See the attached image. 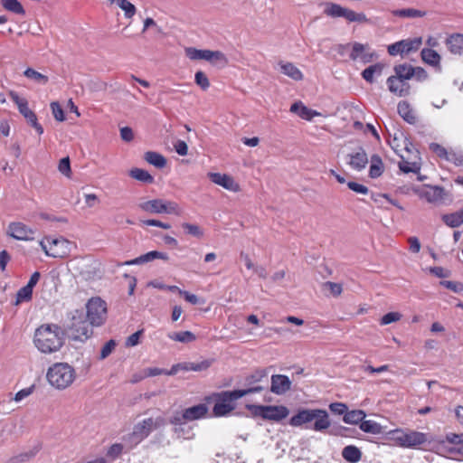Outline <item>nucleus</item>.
I'll return each instance as SVG.
<instances>
[{"label": "nucleus", "instance_id": "nucleus-1", "mask_svg": "<svg viewBox=\"0 0 463 463\" xmlns=\"http://www.w3.org/2000/svg\"><path fill=\"white\" fill-rule=\"evenodd\" d=\"M264 387H253L245 390L224 391L214 392L211 396L205 398L207 402H214L213 414L215 417H225L235 410V402L250 393L260 392Z\"/></svg>", "mask_w": 463, "mask_h": 463}, {"label": "nucleus", "instance_id": "nucleus-2", "mask_svg": "<svg viewBox=\"0 0 463 463\" xmlns=\"http://www.w3.org/2000/svg\"><path fill=\"white\" fill-rule=\"evenodd\" d=\"M33 343L43 354L55 353L64 344V333L58 325L44 324L35 330Z\"/></svg>", "mask_w": 463, "mask_h": 463}, {"label": "nucleus", "instance_id": "nucleus-3", "mask_svg": "<svg viewBox=\"0 0 463 463\" xmlns=\"http://www.w3.org/2000/svg\"><path fill=\"white\" fill-rule=\"evenodd\" d=\"M166 425V419L164 416L148 417L134 425L133 430L130 433L123 438L128 446L129 449H132L144 439H146L153 431L160 430Z\"/></svg>", "mask_w": 463, "mask_h": 463}, {"label": "nucleus", "instance_id": "nucleus-4", "mask_svg": "<svg viewBox=\"0 0 463 463\" xmlns=\"http://www.w3.org/2000/svg\"><path fill=\"white\" fill-rule=\"evenodd\" d=\"M314 420L312 430L316 431H323L327 430L330 425L329 416L326 411L321 409H303L298 411L289 420L292 427H300L304 424L310 423Z\"/></svg>", "mask_w": 463, "mask_h": 463}, {"label": "nucleus", "instance_id": "nucleus-5", "mask_svg": "<svg viewBox=\"0 0 463 463\" xmlns=\"http://www.w3.org/2000/svg\"><path fill=\"white\" fill-rule=\"evenodd\" d=\"M48 383L58 390L70 387L76 378L75 369L67 363H56L47 371Z\"/></svg>", "mask_w": 463, "mask_h": 463}, {"label": "nucleus", "instance_id": "nucleus-6", "mask_svg": "<svg viewBox=\"0 0 463 463\" xmlns=\"http://www.w3.org/2000/svg\"><path fill=\"white\" fill-rule=\"evenodd\" d=\"M40 246L44 253L51 258L64 259L67 258L72 249H75L76 243L68 239L60 236H45L40 241Z\"/></svg>", "mask_w": 463, "mask_h": 463}, {"label": "nucleus", "instance_id": "nucleus-7", "mask_svg": "<svg viewBox=\"0 0 463 463\" xmlns=\"http://www.w3.org/2000/svg\"><path fill=\"white\" fill-rule=\"evenodd\" d=\"M388 439L401 448L416 449L424 444L428 438L423 432L396 429L388 432Z\"/></svg>", "mask_w": 463, "mask_h": 463}, {"label": "nucleus", "instance_id": "nucleus-8", "mask_svg": "<svg viewBox=\"0 0 463 463\" xmlns=\"http://www.w3.org/2000/svg\"><path fill=\"white\" fill-rule=\"evenodd\" d=\"M246 409L254 418L277 422L286 419L289 414L288 409L284 405L247 404Z\"/></svg>", "mask_w": 463, "mask_h": 463}, {"label": "nucleus", "instance_id": "nucleus-9", "mask_svg": "<svg viewBox=\"0 0 463 463\" xmlns=\"http://www.w3.org/2000/svg\"><path fill=\"white\" fill-rule=\"evenodd\" d=\"M69 332L73 340L80 342L86 341L92 335V326L90 324V321L86 319L82 311L75 310L71 313Z\"/></svg>", "mask_w": 463, "mask_h": 463}, {"label": "nucleus", "instance_id": "nucleus-10", "mask_svg": "<svg viewBox=\"0 0 463 463\" xmlns=\"http://www.w3.org/2000/svg\"><path fill=\"white\" fill-rule=\"evenodd\" d=\"M324 14L331 18H345L348 23L367 24L370 20L364 13H356L333 2L325 3Z\"/></svg>", "mask_w": 463, "mask_h": 463}, {"label": "nucleus", "instance_id": "nucleus-11", "mask_svg": "<svg viewBox=\"0 0 463 463\" xmlns=\"http://www.w3.org/2000/svg\"><path fill=\"white\" fill-rule=\"evenodd\" d=\"M87 319L92 326H100L107 320V303L99 297L91 298L86 304Z\"/></svg>", "mask_w": 463, "mask_h": 463}, {"label": "nucleus", "instance_id": "nucleus-12", "mask_svg": "<svg viewBox=\"0 0 463 463\" xmlns=\"http://www.w3.org/2000/svg\"><path fill=\"white\" fill-rule=\"evenodd\" d=\"M139 208L149 213H170L180 215L182 213L178 203L173 201L154 199L139 203Z\"/></svg>", "mask_w": 463, "mask_h": 463}, {"label": "nucleus", "instance_id": "nucleus-13", "mask_svg": "<svg viewBox=\"0 0 463 463\" xmlns=\"http://www.w3.org/2000/svg\"><path fill=\"white\" fill-rule=\"evenodd\" d=\"M9 96L16 104L19 112L24 117L26 121L36 130L39 135L43 133V128L38 123L36 114L28 107V101L24 98H21L15 91H9Z\"/></svg>", "mask_w": 463, "mask_h": 463}, {"label": "nucleus", "instance_id": "nucleus-14", "mask_svg": "<svg viewBox=\"0 0 463 463\" xmlns=\"http://www.w3.org/2000/svg\"><path fill=\"white\" fill-rule=\"evenodd\" d=\"M185 54L193 61L205 60L213 64L222 65H225L228 62L224 53L220 51L199 50L194 47H189L185 49Z\"/></svg>", "mask_w": 463, "mask_h": 463}, {"label": "nucleus", "instance_id": "nucleus-15", "mask_svg": "<svg viewBox=\"0 0 463 463\" xmlns=\"http://www.w3.org/2000/svg\"><path fill=\"white\" fill-rule=\"evenodd\" d=\"M421 44V37L404 39L388 45L387 52L391 56H402L404 54L417 52Z\"/></svg>", "mask_w": 463, "mask_h": 463}, {"label": "nucleus", "instance_id": "nucleus-16", "mask_svg": "<svg viewBox=\"0 0 463 463\" xmlns=\"http://www.w3.org/2000/svg\"><path fill=\"white\" fill-rule=\"evenodd\" d=\"M394 75L403 79L405 80H411L413 76H417L419 80H423L427 79V72L420 67H412L410 64H398L393 68Z\"/></svg>", "mask_w": 463, "mask_h": 463}, {"label": "nucleus", "instance_id": "nucleus-17", "mask_svg": "<svg viewBox=\"0 0 463 463\" xmlns=\"http://www.w3.org/2000/svg\"><path fill=\"white\" fill-rule=\"evenodd\" d=\"M7 234L18 241H31L33 239L34 231L21 222H14L8 225Z\"/></svg>", "mask_w": 463, "mask_h": 463}, {"label": "nucleus", "instance_id": "nucleus-18", "mask_svg": "<svg viewBox=\"0 0 463 463\" xmlns=\"http://www.w3.org/2000/svg\"><path fill=\"white\" fill-rule=\"evenodd\" d=\"M414 192L430 203L442 202L445 195L444 188L438 185H427L424 189H415Z\"/></svg>", "mask_w": 463, "mask_h": 463}, {"label": "nucleus", "instance_id": "nucleus-19", "mask_svg": "<svg viewBox=\"0 0 463 463\" xmlns=\"http://www.w3.org/2000/svg\"><path fill=\"white\" fill-rule=\"evenodd\" d=\"M208 177L213 183L223 187L228 191L233 193H238L241 191L240 184L234 180L232 176L229 175L221 173H208Z\"/></svg>", "mask_w": 463, "mask_h": 463}, {"label": "nucleus", "instance_id": "nucleus-20", "mask_svg": "<svg viewBox=\"0 0 463 463\" xmlns=\"http://www.w3.org/2000/svg\"><path fill=\"white\" fill-rule=\"evenodd\" d=\"M386 83L389 91L398 97H406L411 92V86L408 81L395 75L390 76Z\"/></svg>", "mask_w": 463, "mask_h": 463}, {"label": "nucleus", "instance_id": "nucleus-21", "mask_svg": "<svg viewBox=\"0 0 463 463\" xmlns=\"http://www.w3.org/2000/svg\"><path fill=\"white\" fill-rule=\"evenodd\" d=\"M369 50V44L354 43L350 52V59L353 61L360 60L364 63L370 62L373 61L374 53L370 52Z\"/></svg>", "mask_w": 463, "mask_h": 463}, {"label": "nucleus", "instance_id": "nucleus-22", "mask_svg": "<svg viewBox=\"0 0 463 463\" xmlns=\"http://www.w3.org/2000/svg\"><path fill=\"white\" fill-rule=\"evenodd\" d=\"M397 154H399L402 159L407 161H417L421 162V156L420 151L414 146V145L406 137L403 139V148L398 150L395 148Z\"/></svg>", "mask_w": 463, "mask_h": 463}, {"label": "nucleus", "instance_id": "nucleus-23", "mask_svg": "<svg viewBox=\"0 0 463 463\" xmlns=\"http://www.w3.org/2000/svg\"><path fill=\"white\" fill-rule=\"evenodd\" d=\"M291 387V381L287 375L274 374L271 376L270 391L278 395L286 393Z\"/></svg>", "mask_w": 463, "mask_h": 463}, {"label": "nucleus", "instance_id": "nucleus-24", "mask_svg": "<svg viewBox=\"0 0 463 463\" xmlns=\"http://www.w3.org/2000/svg\"><path fill=\"white\" fill-rule=\"evenodd\" d=\"M211 364L212 363L210 361H207V360L202 361L201 363H182V364H175V365L172 366L171 371L168 373V374H175V373H176L180 370H183V371H195V372L206 370V369H208L211 366Z\"/></svg>", "mask_w": 463, "mask_h": 463}, {"label": "nucleus", "instance_id": "nucleus-25", "mask_svg": "<svg viewBox=\"0 0 463 463\" xmlns=\"http://www.w3.org/2000/svg\"><path fill=\"white\" fill-rule=\"evenodd\" d=\"M290 112L295 113L302 119L308 121L312 120L315 117L321 116V113L307 108L301 101L293 103L290 107Z\"/></svg>", "mask_w": 463, "mask_h": 463}, {"label": "nucleus", "instance_id": "nucleus-26", "mask_svg": "<svg viewBox=\"0 0 463 463\" xmlns=\"http://www.w3.org/2000/svg\"><path fill=\"white\" fill-rule=\"evenodd\" d=\"M156 259H160V260H169V256L167 253H165V252H161V251H157V250H152V251H149L146 254H143L134 260H128L126 261L124 264L125 265H128V266H130V265H137V264H142V263H145V262H148V261H152Z\"/></svg>", "mask_w": 463, "mask_h": 463}, {"label": "nucleus", "instance_id": "nucleus-27", "mask_svg": "<svg viewBox=\"0 0 463 463\" xmlns=\"http://www.w3.org/2000/svg\"><path fill=\"white\" fill-rule=\"evenodd\" d=\"M349 157L348 165L356 171L363 170L368 163L367 154L363 148H359L357 152L349 155Z\"/></svg>", "mask_w": 463, "mask_h": 463}, {"label": "nucleus", "instance_id": "nucleus-28", "mask_svg": "<svg viewBox=\"0 0 463 463\" xmlns=\"http://www.w3.org/2000/svg\"><path fill=\"white\" fill-rule=\"evenodd\" d=\"M184 411V417L187 419L189 422L204 418L208 412V408L205 404L201 403L186 408Z\"/></svg>", "mask_w": 463, "mask_h": 463}, {"label": "nucleus", "instance_id": "nucleus-29", "mask_svg": "<svg viewBox=\"0 0 463 463\" xmlns=\"http://www.w3.org/2000/svg\"><path fill=\"white\" fill-rule=\"evenodd\" d=\"M446 440L452 445L449 449V452L455 456L463 458V433H449L446 435Z\"/></svg>", "mask_w": 463, "mask_h": 463}, {"label": "nucleus", "instance_id": "nucleus-30", "mask_svg": "<svg viewBox=\"0 0 463 463\" xmlns=\"http://www.w3.org/2000/svg\"><path fill=\"white\" fill-rule=\"evenodd\" d=\"M399 115L409 124H415L417 121L416 113L407 101H400L397 107Z\"/></svg>", "mask_w": 463, "mask_h": 463}, {"label": "nucleus", "instance_id": "nucleus-31", "mask_svg": "<svg viewBox=\"0 0 463 463\" xmlns=\"http://www.w3.org/2000/svg\"><path fill=\"white\" fill-rule=\"evenodd\" d=\"M446 44L450 52L458 55L463 54V34L454 33L450 35L447 39Z\"/></svg>", "mask_w": 463, "mask_h": 463}, {"label": "nucleus", "instance_id": "nucleus-32", "mask_svg": "<svg viewBox=\"0 0 463 463\" xmlns=\"http://www.w3.org/2000/svg\"><path fill=\"white\" fill-rule=\"evenodd\" d=\"M342 457L347 462L357 463L361 460L362 452L357 447L354 445H348L343 449Z\"/></svg>", "mask_w": 463, "mask_h": 463}, {"label": "nucleus", "instance_id": "nucleus-33", "mask_svg": "<svg viewBox=\"0 0 463 463\" xmlns=\"http://www.w3.org/2000/svg\"><path fill=\"white\" fill-rule=\"evenodd\" d=\"M383 169L384 166L382 158L378 155H373L371 157L369 176L372 178H377L382 175Z\"/></svg>", "mask_w": 463, "mask_h": 463}, {"label": "nucleus", "instance_id": "nucleus-34", "mask_svg": "<svg viewBox=\"0 0 463 463\" xmlns=\"http://www.w3.org/2000/svg\"><path fill=\"white\" fill-rule=\"evenodd\" d=\"M383 67L384 66L382 63L371 65L363 71L362 76L367 82L373 83L374 81V75L380 76L383 72Z\"/></svg>", "mask_w": 463, "mask_h": 463}, {"label": "nucleus", "instance_id": "nucleus-35", "mask_svg": "<svg viewBox=\"0 0 463 463\" xmlns=\"http://www.w3.org/2000/svg\"><path fill=\"white\" fill-rule=\"evenodd\" d=\"M422 162H411L404 159L400 160L398 165L402 172L405 174L413 173L419 175L421 169Z\"/></svg>", "mask_w": 463, "mask_h": 463}, {"label": "nucleus", "instance_id": "nucleus-36", "mask_svg": "<svg viewBox=\"0 0 463 463\" xmlns=\"http://www.w3.org/2000/svg\"><path fill=\"white\" fill-rule=\"evenodd\" d=\"M144 157L147 163L155 165L157 168H163L166 165L165 157L159 153L148 151L145 154Z\"/></svg>", "mask_w": 463, "mask_h": 463}, {"label": "nucleus", "instance_id": "nucleus-37", "mask_svg": "<svg viewBox=\"0 0 463 463\" xmlns=\"http://www.w3.org/2000/svg\"><path fill=\"white\" fill-rule=\"evenodd\" d=\"M365 416L366 414L363 410L347 411L343 417V420L347 424H358L364 420Z\"/></svg>", "mask_w": 463, "mask_h": 463}, {"label": "nucleus", "instance_id": "nucleus-38", "mask_svg": "<svg viewBox=\"0 0 463 463\" xmlns=\"http://www.w3.org/2000/svg\"><path fill=\"white\" fill-rule=\"evenodd\" d=\"M420 56H421L422 61L425 63H428L432 66H436V65L439 64L440 56L436 51H434L432 49H430V48L422 49L421 52H420Z\"/></svg>", "mask_w": 463, "mask_h": 463}, {"label": "nucleus", "instance_id": "nucleus-39", "mask_svg": "<svg viewBox=\"0 0 463 463\" xmlns=\"http://www.w3.org/2000/svg\"><path fill=\"white\" fill-rule=\"evenodd\" d=\"M392 13L394 16L402 18H418L424 17L426 15L425 11L418 10L415 8L398 9L393 10Z\"/></svg>", "mask_w": 463, "mask_h": 463}, {"label": "nucleus", "instance_id": "nucleus-40", "mask_svg": "<svg viewBox=\"0 0 463 463\" xmlns=\"http://www.w3.org/2000/svg\"><path fill=\"white\" fill-rule=\"evenodd\" d=\"M443 222L451 228H456L460 226L463 223V213L461 210L449 213L444 214L442 216Z\"/></svg>", "mask_w": 463, "mask_h": 463}, {"label": "nucleus", "instance_id": "nucleus-41", "mask_svg": "<svg viewBox=\"0 0 463 463\" xmlns=\"http://www.w3.org/2000/svg\"><path fill=\"white\" fill-rule=\"evenodd\" d=\"M359 428L361 430H363L365 433H370V434H374V435H379L383 432V427L381 426V424H379L378 422L372 420H364L360 423Z\"/></svg>", "mask_w": 463, "mask_h": 463}, {"label": "nucleus", "instance_id": "nucleus-42", "mask_svg": "<svg viewBox=\"0 0 463 463\" xmlns=\"http://www.w3.org/2000/svg\"><path fill=\"white\" fill-rule=\"evenodd\" d=\"M281 71L293 79L294 80H301L303 79V73L300 70L291 62L281 64Z\"/></svg>", "mask_w": 463, "mask_h": 463}, {"label": "nucleus", "instance_id": "nucleus-43", "mask_svg": "<svg viewBox=\"0 0 463 463\" xmlns=\"http://www.w3.org/2000/svg\"><path fill=\"white\" fill-rule=\"evenodd\" d=\"M24 75L27 79H29V80H33V81H34V82H36L38 84H41V85H45L49 81V78H48L47 75H44V74L35 71L33 68H27L24 71Z\"/></svg>", "mask_w": 463, "mask_h": 463}, {"label": "nucleus", "instance_id": "nucleus-44", "mask_svg": "<svg viewBox=\"0 0 463 463\" xmlns=\"http://www.w3.org/2000/svg\"><path fill=\"white\" fill-rule=\"evenodd\" d=\"M129 175L145 184L154 183V177L146 170L141 168H132L129 171Z\"/></svg>", "mask_w": 463, "mask_h": 463}, {"label": "nucleus", "instance_id": "nucleus-45", "mask_svg": "<svg viewBox=\"0 0 463 463\" xmlns=\"http://www.w3.org/2000/svg\"><path fill=\"white\" fill-rule=\"evenodd\" d=\"M168 337L174 341L181 343H190L196 339L195 335L190 331L170 333L168 334Z\"/></svg>", "mask_w": 463, "mask_h": 463}, {"label": "nucleus", "instance_id": "nucleus-46", "mask_svg": "<svg viewBox=\"0 0 463 463\" xmlns=\"http://www.w3.org/2000/svg\"><path fill=\"white\" fill-rule=\"evenodd\" d=\"M3 7L17 14H24L25 11L18 0H0Z\"/></svg>", "mask_w": 463, "mask_h": 463}, {"label": "nucleus", "instance_id": "nucleus-47", "mask_svg": "<svg viewBox=\"0 0 463 463\" xmlns=\"http://www.w3.org/2000/svg\"><path fill=\"white\" fill-rule=\"evenodd\" d=\"M118 6L124 12L127 19H131L137 13L136 6L128 0H118Z\"/></svg>", "mask_w": 463, "mask_h": 463}, {"label": "nucleus", "instance_id": "nucleus-48", "mask_svg": "<svg viewBox=\"0 0 463 463\" xmlns=\"http://www.w3.org/2000/svg\"><path fill=\"white\" fill-rule=\"evenodd\" d=\"M32 298L33 288L25 285L17 291L14 305L18 306L23 302H28L32 299Z\"/></svg>", "mask_w": 463, "mask_h": 463}, {"label": "nucleus", "instance_id": "nucleus-49", "mask_svg": "<svg viewBox=\"0 0 463 463\" xmlns=\"http://www.w3.org/2000/svg\"><path fill=\"white\" fill-rule=\"evenodd\" d=\"M182 227L184 229L185 233L194 236L197 239H201L203 236V230L197 224L189 222H184Z\"/></svg>", "mask_w": 463, "mask_h": 463}, {"label": "nucleus", "instance_id": "nucleus-50", "mask_svg": "<svg viewBox=\"0 0 463 463\" xmlns=\"http://www.w3.org/2000/svg\"><path fill=\"white\" fill-rule=\"evenodd\" d=\"M322 288L324 290H327L329 294L335 298L339 297L343 292L342 284L332 281L323 283Z\"/></svg>", "mask_w": 463, "mask_h": 463}, {"label": "nucleus", "instance_id": "nucleus-51", "mask_svg": "<svg viewBox=\"0 0 463 463\" xmlns=\"http://www.w3.org/2000/svg\"><path fill=\"white\" fill-rule=\"evenodd\" d=\"M429 149L433 153L435 154L439 158L442 159V160H447L448 158V156H449V150H448L446 147H444L443 146L438 144V143H430L429 145Z\"/></svg>", "mask_w": 463, "mask_h": 463}, {"label": "nucleus", "instance_id": "nucleus-52", "mask_svg": "<svg viewBox=\"0 0 463 463\" xmlns=\"http://www.w3.org/2000/svg\"><path fill=\"white\" fill-rule=\"evenodd\" d=\"M123 449L124 446L121 443H114L107 449L106 456L113 461L120 457Z\"/></svg>", "mask_w": 463, "mask_h": 463}, {"label": "nucleus", "instance_id": "nucleus-53", "mask_svg": "<svg viewBox=\"0 0 463 463\" xmlns=\"http://www.w3.org/2000/svg\"><path fill=\"white\" fill-rule=\"evenodd\" d=\"M195 83L203 90H207L210 87V81L206 74L201 71L194 75Z\"/></svg>", "mask_w": 463, "mask_h": 463}, {"label": "nucleus", "instance_id": "nucleus-54", "mask_svg": "<svg viewBox=\"0 0 463 463\" xmlns=\"http://www.w3.org/2000/svg\"><path fill=\"white\" fill-rule=\"evenodd\" d=\"M402 315L399 312H389L382 317L380 324L382 326L389 325L393 322L400 321Z\"/></svg>", "mask_w": 463, "mask_h": 463}, {"label": "nucleus", "instance_id": "nucleus-55", "mask_svg": "<svg viewBox=\"0 0 463 463\" xmlns=\"http://www.w3.org/2000/svg\"><path fill=\"white\" fill-rule=\"evenodd\" d=\"M58 169L66 177H71V169L70 158L69 157L61 158L59 162Z\"/></svg>", "mask_w": 463, "mask_h": 463}, {"label": "nucleus", "instance_id": "nucleus-56", "mask_svg": "<svg viewBox=\"0 0 463 463\" xmlns=\"http://www.w3.org/2000/svg\"><path fill=\"white\" fill-rule=\"evenodd\" d=\"M447 162L453 163L457 166H463V154L449 150Z\"/></svg>", "mask_w": 463, "mask_h": 463}, {"label": "nucleus", "instance_id": "nucleus-57", "mask_svg": "<svg viewBox=\"0 0 463 463\" xmlns=\"http://www.w3.org/2000/svg\"><path fill=\"white\" fill-rule=\"evenodd\" d=\"M51 109H52V115L56 120L60 121V122L65 120L63 109L58 102H56V101L52 102Z\"/></svg>", "mask_w": 463, "mask_h": 463}, {"label": "nucleus", "instance_id": "nucleus-58", "mask_svg": "<svg viewBox=\"0 0 463 463\" xmlns=\"http://www.w3.org/2000/svg\"><path fill=\"white\" fill-rule=\"evenodd\" d=\"M184 411H175L174 415L170 418L169 422L174 426L184 425L188 422L187 419L184 417Z\"/></svg>", "mask_w": 463, "mask_h": 463}, {"label": "nucleus", "instance_id": "nucleus-59", "mask_svg": "<svg viewBox=\"0 0 463 463\" xmlns=\"http://www.w3.org/2000/svg\"><path fill=\"white\" fill-rule=\"evenodd\" d=\"M440 285L453 292H461L463 290V284L457 281L442 280Z\"/></svg>", "mask_w": 463, "mask_h": 463}, {"label": "nucleus", "instance_id": "nucleus-60", "mask_svg": "<svg viewBox=\"0 0 463 463\" xmlns=\"http://www.w3.org/2000/svg\"><path fill=\"white\" fill-rule=\"evenodd\" d=\"M116 346V342L114 340L108 341L100 350V359H105L108 357Z\"/></svg>", "mask_w": 463, "mask_h": 463}, {"label": "nucleus", "instance_id": "nucleus-61", "mask_svg": "<svg viewBox=\"0 0 463 463\" xmlns=\"http://www.w3.org/2000/svg\"><path fill=\"white\" fill-rule=\"evenodd\" d=\"M330 411L338 415H345L347 412V406L342 402H333L329 405Z\"/></svg>", "mask_w": 463, "mask_h": 463}, {"label": "nucleus", "instance_id": "nucleus-62", "mask_svg": "<svg viewBox=\"0 0 463 463\" xmlns=\"http://www.w3.org/2000/svg\"><path fill=\"white\" fill-rule=\"evenodd\" d=\"M347 186L349 189H351L352 191H354L357 194H367L369 192V189L365 185L355 183V182H348Z\"/></svg>", "mask_w": 463, "mask_h": 463}, {"label": "nucleus", "instance_id": "nucleus-63", "mask_svg": "<svg viewBox=\"0 0 463 463\" xmlns=\"http://www.w3.org/2000/svg\"><path fill=\"white\" fill-rule=\"evenodd\" d=\"M143 334V330H138L134 334L130 335L126 341L127 346H135L139 343V339L141 335Z\"/></svg>", "mask_w": 463, "mask_h": 463}, {"label": "nucleus", "instance_id": "nucleus-64", "mask_svg": "<svg viewBox=\"0 0 463 463\" xmlns=\"http://www.w3.org/2000/svg\"><path fill=\"white\" fill-rule=\"evenodd\" d=\"M175 152L180 156H186L188 153V146L183 140H178L175 145Z\"/></svg>", "mask_w": 463, "mask_h": 463}]
</instances>
